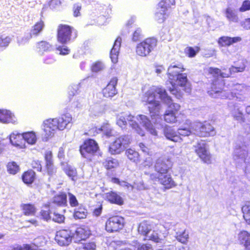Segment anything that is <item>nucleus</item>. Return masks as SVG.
<instances>
[{"label": "nucleus", "mask_w": 250, "mask_h": 250, "mask_svg": "<svg viewBox=\"0 0 250 250\" xmlns=\"http://www.w3.org/2000/svg\"><path fill=\"white\" fill-rule=\"evenodd\" d=\"M173 163L170 158H159L155 162L154 169L155 173L150 175V179L153 182H158L162 185L164 190L169 189L176 186L169 171Z\"/></svg>", "instance_id": "nucleus-1"}, {"label": "nucleus", "mask_w": 250, "mask_h": 250, "mask_svg": "<svg viewBox=\"0 0 250 250\" xmlns=\"http://www.w3.org/2000/svg\"><path fill=\"white\" fill-rule=\"evenodd\" d=\"M157 96L162 100L172 101L171 98L167 95L166 90L161 86H152L144 94L143 100L146 104H149L148 110L151 113V117L157 115L159 112L160 103L156 100Z\"/></svg>", "instance_id": "nucleus-2"}, {"label": "nucleus", "mask_w": 250, "mask_h": 250, "mask_svg": "<svg viewBox=\"0 0 250 250\" xmlns=\"http://www.w3.org/2000/svg\"><path fill=\"white\" fill-rule=\"evenodd\" d=\"M78 36V31L72 26L61 23L57 29V40L62 44H66L75 40Z\"/></svg>", "instance_id": "nucleus-3"}, {"label": "nucleus", "mask_w": 250, "mask_h": 250, "mask_svg": "<svg viewBox=\"0 0 250 250\" xmlns=\"http://www.w3.org/2000/svg\"><path fill=\"white\" fill-rule=\"evenodd\" d=\"M157 40L154 38H147L138 43L135 52L138 56L145 57L148 56L157 45Z\"/></svg>", "instance_id": "nucleus-4"}, {"label": "nucleus", "mask_w": 250, "mask_h": 250, "mask_svg": "<svg viewBox=\"0 0 250 250\" xmlns=\"http://www.w3.org/2000/svg\"><path fill=\"white\" fill-rule=\"evenodd\" d=\"M175 5V0H161L158 3L157 9L159 10L155 13V20L158 23L164 22L168 18V11L172 6Z\"/></svg>", "instance_id": "nucleus-5"}, {"label": "nucleus", "mask_w": 250, "mask_h": 250, "mask_svg": "<svg viewBox=\"0 0 250 250\" xmlns=\"http://www.w3.org/2000/svg\"><path fill=\"white\" fill-rule=\"evenodd\" d=\"M99 150L100 147L98 143L95 140L90 138L84 140L79 147L81 155L85 158L94 156Z\"/></svg>", "instance_id": "nucleus-6"}, {"label": "nucleus", "mask_w": 250, "mask_h": 250, "mask_svg": "<svg viewBox=\"0 0 250 250\" xmlns=\"http://www.w3.org/2000/svg\"><path fill=\"white\" fill-rule=\"evenodd\" d=\"M124 218L119 215H112L106 220L105 223V229L109 233L120 231L124 228Z\"/></svg>", "instance_id": "nucleus-7"}, {"label": "nucleus", "mask_w": 250, "mask_h": 250, "mask_svg": "<svg viewBox=\"0 0 250 250\" xmlns=\"http://www.w3.org/2000/svg\"><path fill=\"white\" fill-rule=\"evenodd\" d=\"M195 134L200 137H209L216 134L215 128L212 125L207 121L198 122L194 129Z\"/></svg>", "instance_id": "nucleus-8"}, {"label": "nucleus", "mask_w": 250, "mask_h": 250, "mask_svg": "<svg viewBox=\"0 0 250 250\" xmlns=\"http://www.w3.org/2000/svg\"><path fill=\"white\" fill-rule=\"evenodd\" d=\"M176 78L178 84H176V83H174V81L172 82L170 81L172 84V87L169 89V91L177 98L180 99L182 97L183 91L179 89V87H184L188 83L187 75L186 73H182V72L176 75Z\"/></svg>", "instance_id": "nucleus-9"}, {"label": "nucleus", "mask_w": 250, "mask_h": 250, "mask_svg": "<svg viewBox=\"0 0 250 250\" xmlns=\"http://www.w3.org/2000/svg\"><path fill=\"white\" fill-rule=\"evenodd\" d=\"M181 106L176 103H171L169 105V109L164 115V120L167 123L172 124L178 121L179 115L184 116L181 113L178 114Z\"/></svg>", "instance_id": "nucleus-10"}, {"label": "nucleus", "mask_w": 250, "mask_h": 250, "mask_svg": "<svg viewBox=\"0 0 250 250\" xmlns=\"http://www.w3.org/2000/svg\"><path fill=\"white\" fill-rule=\"evenodd\" d=\"M73 238V233L68 229H62L57 231L55 240L60 246H68Z\"/></svg>", "instance_id": "nucleus-11"}, {"label": "nucleus", "mask_w": 250, "mask_h": 250, "mask_svg": "<svg viewBox=\"0 0 250 250\" xmlns=\"http://www.w3.org/2000/svg\"><path fill=\"white\" fill-rule=\"evenodd\" d=\"M194 148L195 153L203 163L207 164L212 163V155L207 148L206 144L198 143Z\"/></svg>", "instance_id": "nucleus-12"}, {"label": "nucleus", "mask_w": 250, "mask_h": 250, "mask_svg": "<svg viewBox=\"0 0 250 250\" xmlns=\"http://www.w3.org/2000/svg\"><path fill=\"white\" fill-rule=\"evenodd\" d=\"M186 70L184 64L180 62H175L168 67L167 75L169 81H174L176 75Z\"/></svg>", "instance_id": "nucleus-13"}, {"label": "nucleus", "mask_w": 250, "mask_h": 250, "mask_svg": "<svg viewBox=\"0 0 250 250\" xmlns=\"http://www.w3.org/2000/svg\"><path fill=\"white\" fill-rule=\"evenodd\" d=\"M118 81V79L116 77H114L110 79L106 86L102 90L104 97L106 98H111L117 94L116 86Z\"/></svg>", "instance_id": "nucleus-14"}, {"label": "nucleus", "mask_w": 250, "mask_h": 250, "mask_svg": "<svg viewBox=\"0 0 250 250\" xmlns=\"http://www.w3.org/2000/svg\"><path fill=\"white\" fill-rule=\"evenodd\" d=\"M125 140L122 136L116 138L109 146L108 151L113 155L120 154L124 149Z\"/></svg>", "instance_id": "nucleus-15"}, {"label": "nucleus", "mask_w": 250, "mask_h": 250, "mask_svg": "<svg viewBox=\"0 0 250 250\" xmlns=\"http://www.w3.org/2000/svg\"><path fill=\"white\" fill-rule=\"evenodd\" d=\"M91 231L89 228L85 225L78 227L74 233L73 237L78 241H84L91 235Z\"/></svg>", "instance_id": "nucleus-16"}, {"label": "nucleus", "mask_w": 250, "mask_h": 250, "mask_svg": "<svg viewBox=\"0 0 250 250\" xmlns=\"http://www.w3.org/2000/svg\"><path fill=\"white\" fill-rule=\"evenodd\" d=\"M44 158L45 161V169L48 175H51L56 172L52 152L50 151L45 152Z\"/></svg>", "instance_id": "nucleus-17"}, {"label": "nucleus", "mask_w": 250, "mask_h": 250, "mask_svg": "<svg viewBox=\"0 0 250 250\" xmlns=\"http://www.w3.org/2000/svg\"><path fill=\"white\" fill-rule=\"evenodd\" d=\"M72 117L70 114L65 113L62 114L59 117L56 118L58 129L63 130L67 127V126L71 123Z\"/></svg>", "instance_id": "nucleus-18"}, {"label": "nucleus", "mask_w": 250, "mask_h": 250, "mask_svg": "<svg viewBox=\"0 0 250 250\" xmlns=\"http://www.w3.org/2000/svg\"><path fill=\"white\" fill-rule=\"evenodd\" d=\"M122 42V38L118 37L115 40L114 44L110 51V57L113 63H116L118 62L119 51Z\"/></svg>", "instance_id": "nucleus-19"}, {"label": "nucleus", "mask_w": 250, "mask_h": 250, "mask_svg": "<svg viewBox=\"0 0 250 250\" xmlns=\"http://www.w3.org/2000/svg\"><path fill=\"white\" fill-rule=\"evenodd\" d=\"M57 125L56 118L47 119L43 123V130L47 135H51L55 130L58 129Z\"/></svg>", "instance_id": "nucleus-20"}, {"label": "nucleus", "mask_w": 250, "mask_h": 250, "mask_svg": "<svg viewBox=\"0 0 250 250\" xmlns=\"http://www.w3.org/2000/svg\"><path fill=\"white\" fill-rule=\"evenodd\" d=\"M105 199L111 204L122 206L124 203L123 198L116 191H110L105 193Z\"/></svg>", "instance_id": "nucleus-21"}, {"label": "nucleus", "mask_w": 250, "mask_h": 250, "mask_svg": "<svg viewBox=\"0 0 250 250\" xmlns=\"http://www.w3.org/2000/svg\"><path fill=\"white\" fill-rule=\"evenodd\" d=\"M138 121H140V124H142L146 129H147L152 135H157V132L155 128L153 126L151 121L148 118L143 114L138 115L137 117Z\"/></svg>", "instance_id": "nucleus-22"}, {"label": "nucleus", "mask_w": 250, "mask_h": 250, "mask_svg": "<svg viewBox=\"0 0 250 250\" xmlns=\"http://www.w3.org/2000/svg\"><path fill=\"white\" fill-rule=\"evenodd\" d=\"M241 40L242 38L240 37H230L223 36L218 38L217 43L220 47H226L239 42Z\"/></svg>", "instance_id": "nucleus-23"}, {"label": "nucleus", "mask_w": 250, "mask_h": 250, "mask_svg": "<svg viewBox=\"0 0 250 250\" xmlns=\"http://www.w3.org/2000/svg\"><path fill=\"white\" fill-rule=\"evenodd\" d=\"M165 136L168 140L174 142H180L182 139L178 132L170 126H166L164 129Z\"/></svg>", "instance_id": "nucleus-24"}, {"label": "nucleus", "mask_w": 250, "mask_h": 250, "mask_svg": "<svg viewBox=\"0 0 250 250\" xmlns=\"http://www.w3.org/2000/svg\"><path fill=\"white\" fill-rule=\"evenodd\" d=\"M21 179L24 184L31 185L36 179V173L31 169H28L22 173Z\"/></svg>", "instance_id": "nucleus-25"}, {"label": "nucleus", "mask_w": 250, "mask_h": 250, "mask_svg": "<svg viewBox=\"0 0 250 250\" xmlns=\"http://www.w3.org/2000/svg\"><path fill=\"white\" fill-rule=\"evenodd\" d=\"M52 203L57 206L66 207L67 205L66 193L60 192L55 194L52 198Z\"/></svg>", "instance_id": "nucleus-26"}, {"label": "nucleus", "mask_w": 250, "mask_h": 250, "mask_svg": "<svg viewBox=\"0 0 250 250\" xmlns=\"http://www.w3.org/2000/svg\"><path fill=\"white\" fill-rule=\"evenodd\" d=\"M208 74L216 80L218 79L219 77H230V73L229 72L227 73V71L223 70V69L221 70L217 67H210L208 68Z\"/></svg>", "instance_id": "nucleus-27"}, {"label": "nucleus", "mask_w": 250, "mask_h": 250, "mask_svg": "<svg viewBox=\"0 0 250 250\" xmlns=\"http://www.w3.org/2000/svg\"><path fill=\"white\" fill-rule=\"evenodd\" d=\"M21 208L23 214L27 216H35L37 210L35 204L32 203L21 204Z\"/></svg>", "instance_id": "nucleus-28"}, {"label": "nucleus", "mask_w": 250, "mask_h": 250, "mask_svg": "<svg viewBox=\"0 0 250 250\" xmlns=\"http://www.w3.org/2000/svg\"><path fill=\"white\" fill-rule=\"evenodd\" d=\"M87 213L86 207L81 204L78 208L74 209L73 216L75 219H83L86 218Z\"/></svg>", "instance_id": "nucleus-29"}, {"label": "nucleus", "mask_w": 250, "mask_h": 250, "mask_svg": "<svg viewBox=\"0 0 250 250\" xmlns=\"http://www.w3.org/2000/svg\"><path fill=\"white\" fill-rule=\"evenodd\" d=\"M44 26V23L43 21L40 20V21L35 23V24L32 26L30 33V38H32L33 37H37L42 31Z\"/></svg>", "instance_id": "nucleus-30"}, {"label": "nucleus", "mask_w": 250, "mask_h": 250, "mask_svg": "<svg viewBox=\"0 0 250 250\" xmlns=\"http://www.w3.org/2000/svg\"><path fill=\"white\" fill-rule=\"evenodd\" d=\"M225 17L229 22L236 23L239 21V17L234 10L228 7L225 10Z\"/></svg>", "instance_id": "nucleus-31"}, {"label": "nucleus", "mask_w": 250, "mask_h": 250, "mask_svg": "<svg viewBox=\"0 0 250 250\" xmlns=\"http://www.w3.org/2000/svg\"><path fill=\"white\" fill-rule=\"evenodd\" d=\"M13 115L12 113L6 109H0V122L8 124L12 122Z\"/></svg>", "instance_id": "nucleus-32"}, {"label": "nucleus", "mask_w": 250, "mask_h": 250, "mask_svg": "<svg viewBox=\"0 0 250 250\" xmlns=\"http://www.w3.org/2000/svg\"><path fill=\"white\" fill-rule=\"evenodd\" d=\"M10 142L15 146H21L24 145V138L23 133H13L10 136Z\"/></svg>", "instance_id": "nucleus-33"}, {"label": "nucleus", "mask_w": 250, "mask_h": 250, "mask_svg": "<svg viewBox=\"0 0 250 250\" xmlns=\"http://www.w3.org/2000/svg\"><path fill=\"white\" fill-rule=\"evenodd\" d=\"M125 155L132 162L137 163L141 160L139 153L131 148L127 149L125 151Z\"/></svg>", "instance_id": "nucleus-34"}, {"label": "nucleus", "mask_w": 250, "mask_h": 250, "mask_svg": "<svg viewBox=\"0 0 250 250\" xmlns=\"http://www.w3.org/2000/svg\"><path fill=\"white\" fill-rule=\"evenodd\" d=\"M103 165L107 170L113 171L118 167L119 164L117 160L110 158L105 159L103 163Z\"/></svg>", "instance_id": "nucleus-35"}, {"label": "nucleus", "mask_w": 250, "mask_h": 250, "mask_svg": "<svg viewBox=\"0 0 250 250\" xmlns=\"http://www.w3.org/2000/svg\"><path fill=\"white\" fill-rule=\"evenodd\" d=\"M150 230V225L146 221L141 222L138 225V233L141 235L144 236L145 237L147 236V235Z\"/></svg>", "instance_id": "nucleus-36"}, {"label": "nucleus", "mask_w": 250, "mask_h": 250, "mask_svg": "<svg viewBox=\"0 0 250 250\" xmlns=\"http://www.w3.org/2000/svg\"><path fill=\"white\" fill-rule=\"evenodd\" d=\"M246 68V62L242 61L241 63L237 66H231L228 69L224 68L223 70L227 71V73L229 72L230 73V77L232 74L243 72Z\"/></svg>", "instance_id": "nucleus-37"}, {"label": "nucleus", "mask_w": 250, "mask_h": 250, "mask_svg": "<svg viewBox=\"0 0 250 250\" xmlns=\"http://www.w3.org/2000/svg\"><path fill=\"white\" fill-rule=\"evenodd\" d=\"M242 211L244 220L248 224H250V201L243 206Z\"/></svg>", "instance_id": "nucleus-38"}, {"label": "nucleus", "mask_w": 250, "mask_h": 250, "mask_svg": "<svg viewBox=\"0 0 250 250\" xmlns=\"http://www.w3.org/2000/svg\"><path fill=\"white\" fill-rule=\"evenodd\" d=\"M7 170L11 174L15 175L20 171V167L14 161L9 162L6 165Z\"/></svg>", "instance_id": "nucleus-39"}, {"label": "nucleus", "mask_w": 250, "mask_h": 250, "mask_svg": "<svg viewBox=\"0 0 250 250\" xmlns=\"http://www.w3.org/2000/svg\"><path fill=\"white\" fill-rule=\"evenodd\" d=\"M200 48L198 46H195L194 47L191 46H187L184 49V53L187 57L189 58L194 57L197 53L199 52Z\"/></svg>", "instance_id": "nucleus-40"}, {"label": "nucleus", "mask_w": 250, "mask_h": 250, "mask_svg": "<svg viewBox=\"0 0 250 250\" xmlns=\"http://www.w3.org/2000/svg\"><path fill=\"white\" fill-rule=\"evenodd\" d=\"M36 46L39 51L42 52L49 51L52 48V45L48 42L44 41L38 42Z\"/></svg>", "instance_id": "nucleus-41"}, {"label": "nucleus", "mask_w": 250, "mask_h": 250, "mask_svg": "<svg viewBox=\"0 0 250 250\" xmlns=\"http://www.w3.org/2000/svg\"><path fill=\"white\" fill-rule=\"evenodd\" d=\"M24 142H26L29 144H34L36 143L37 138L34 132H27L23 133Z\"/></svg>", "instance_id": "nucleus-42"}, {"label": "nucleus", "mask_w": 250, "mask_h": 250, "mask_svg": "<svg viewBox=\"0 0 250 250\" xmlns=\"http://www.w3.org/2000/svg\"><path fill=\"white\" fill-rule=\"evenodd\" d=\"M238 240L241 244L250 242V233L245 230L240 231L238 234Z\"/></svg>", "instance_id": "nucleus-43"}, {"label": "nucleus", "mask_w": 250, "mask_h": 250, "mask_svg": "<svg viewBox=\"0 0 250 250\" xmlns=\"http://www.w3.org/2000/svg\"><path fill=\"white\" fill-rule=\"evenodd\" d=\"M65 174L73 181H76L77 178V172L76 168L71 167H66L64 170Z\"/></svg>", "instance_id": "nucleus-44"}, {"label": "nucleus", "mask_w": 250, "mask_h": 250, "mask_svg": "<svg viewBox=\"0 0 250 250\" xmlns=\"http://www.w3.org/2000/svg\"><path fill=\"white\" fill-rule=\"evenodd\" d=\"M176 239L183 244H186L188 239V234L185 230L182 232L177 233Z\"/></svg>", "instance_id": "nucleus-45"}, {"label": "nucleus", "mask_w": 250, "mask_h": 250, "mask_svg": "<svg viewBox=\"0 0 250 250\" xmlns=\"http://www.w3.org/2000/svg\"><path fill=\"white\" fill-rule=\"evenodd\" d=\"M130 125L134 131L141 136H144L145 135L144 130L141 127L138 123L135 121H131Z\"/></svg>", "instance_id": "nucleus-46"}, {"label": "nucleus", "mask_w": 250, "mask_h": 250, "mask_svg": "<svg viewBox=\"0 0 250 250\" xmlns=\"http://www.w3.org/2000/svg\"><path fill=\"white\" fill-rule=\"evenodd\" d=\"M96 245L94 242H84L79 247L80 250H95Z\"/></svg>", "instance_id": "nucleus-47"}, {"label": "nucleus", "mask_w": 250, "mask_h": 250, "mask_svg": "<svg viewBox=\"0 0 250 250\" xmlns=\"http://www.w3.org/2000/svg\"><path fill=\"white\" fill-rule=\"evenodd\" d=\"M65 217L63 214L54 211L53 214L52 220L56 223L62 224L64 223Z\"/></svg>", "instance_id": "nucleus-48"}, {"label": "nucleus", "mask_w": 250, "mask_h": 250, "mask_svg": "<svg viewBox=\"0 0 250 250\" xmlns=\"http://www.w3.org/2000/svg\"><path fill=\"white\" fill-rule=\"evenodd\" d=\"M192 127L191 126V124L189 123L188 127H182L178 129V133L180 135V136H189L191 133Z\"/></svg>", "instance_id": "nucleus-49"}, {"label": "nucleus", "mask_w": 250, "mask_h": 250, "mask_svg": "<svg viewBox=\"0 0 250 250\" xmlns=\"http://www.w3.org/2000/svg\"><path fill=\"white\" fill-rule=\"evenodd\" d=\"M78 90L77 86H71L68 87V97L70 101L78 94Z\"/></svg>", "instance_id": "nucleus-50"}, {"label": "nucleus", "mask_w": 250, "mask_h": 250, "mask_svg": "<svg viewBox=\"0 0 250 250\" xmlns=\"http://www.w3.org/2000/svg\"><path fill=\"white\" fill-rule=\"evenodd\" d=\"M233 91V94L237 98H240L241 97H239V96H243L245 94V88L240 84L237 85Z\"/></svg>", "instance_id": "nucleus-51"}, {"label": "nucleus", "mask_w": 250, "mask_h": 250, "mask_svg": "<svg viewBox=\"0 0 250 250\" xmlns=\"http://www.w3.org/2000/svg\"><path fill=\"white\" fill-rule=\"evenodd\" d=\"M69 198V203L70 207H76L79 205V202L76 197L71 193H68Z\"/></svg>", "instance_id": "nucleus-52"}, {"label": "nucleus", "mask_w": 250, "mask_h": 250, "mask_svg": "<svg viewBox=\"0 0 250 250\" xmlns=\"http://www.w3.org/2000/svg\"><path fill=\"white\" fill-rule=\"evenodd\" d=\"M102 131H103V129L102 128L93 126L90 128L87 132L85 133V134L90 136H95L97 134H99Z\"/></svg>", "instance_id": "nucleus-53"}, {"label": "nucleus", "mask_w": 250, "mask_h": 250, "mask_svg": "<svg viewBox=\"0 0 250 250\" xmlns=\"http://www.w3.org/2000/svg\"><path fill=\"white\" fill-rule=\"evenodd\" d=\"M11 42V38L8 36H0V47H7Z\"/></svg>", "instance_id": "nucleus-54"}, {"label": "nucleus", "mask_w": 250, "mask_h": 250, "mask_svg": "<svg viewBox=\"0 0 250 250\" xmlns=\"http://www.w3.org/2000/svg\"><path fill=\"white\" fill-rule=\"evenodd\" d=\"M11 250H36L30 244H25L22 246L17 245L12 247Z\"/></svg>", "instance_id": "nucleus-55"}, {"label": "nucleus", "mask_w": 250, "mask_h": 250, "mask_svg": "<svg viewBox=\"0 0 250 250\" xmlns=\"http://www.w3.org/2000/svg\"><path fill=\"white\" fill-rule=\"evenodd\" d=\"M143 35L142 33V31L140 28L136 29L132 34V40L134 42H136L142 38Z\"/></svg>", "instance_id": "nucleus-56"}, {"label": "nucleus", "mask_w": 250, "mask_h": 250, "mask_svg": "<svg viewBox=\"0 0 250 250\" xmlns=\"http://www.w3.org/2000/svg\"><path fill=\"white\" fill-rule=\"evenodd\" d=\"M250 10V0H245L243 1L241 6L239 8L241 12H244Z\"/></svg>", "instance_id": "nucleus-57"}, {"label": "nucleus", "mask_w": 250, "mask_h": 250, "mask_svg": "<svg viewBox=\"0 0 250 250\" xmlns=\"http://www.w3.org/2000/svg\"><path fill=\"white\" fill-rule=\"evenodd\" d=\"M103 205L102 202L97 203L96 207L93 209L92 214L94 216L98 217L100 216L102 212Z\"/></svg>", "instance_id": "nucleus-58"}, {"label": "nucleus", "mask_w": 250, "mask_h": 250, "mask_svg": "<svg viewBox=\"0 0 250 250\" xmlns=\"http://www.w3.org/2000/svg\"><path fill=\"white\" fill-rule=\"evenodd\" d=\"M104 68V64L100 62H96L93 63L91 70L94 72H98L102 70Z\"/></svg>", "instance_id": "nucleus-59"}, {"label": "nucleus", "mask_w": 250, "mask_h": 250, "mask_svg": "<svg viewBox=\"0 0 250 250\" xmlns=\"http://www.w3.org/2000/svg\"><path fill=\"white\" fill-rule=\"evenodd\" d=\"M56 49L59 51V54L61 55H66L70 53V49L66 46H59Z\"/></svg>", "instance_id": "nucleus-60"}, {"label": "nucleus", "mask_w": 250, "mask_h": 250, "mask_svg": "<svg viewBox=\"0 0 250 250\" xmlns=\"http://www.w3.org/2000/svg\"><path fill=\"white\" fill-rule=\"evenodd\" d=\"M31 167L33 169H36L38 171H42V166L41 162L39 160H33L31 163Z\"/></svg>", "instance_id": "nucleus-61"}, {"label": "nucleus", "mask_w": 250, "mask_h": 250, "mask_svg": "<svg viewBox=\"0 0 250 250\" xmlns=\"http://www.w3.org/2000/svg\"><path fill=\"white\" fill-rule=\"evenodd\" d=\"M40 214L42 218L46 221L50 219V211L49 210H42Z\"/></svg>", "instance_id": "nucleus-62"}, {"label": "nucleus", "mask_w": 250, "mask_h": 250, "mask_svg": "<svg viewBox=\"0 0 250 250\" xmlns=\"http://www.w3.org/2000/svg\"><path fill=\"white\" fill-rule=\"evenodd\" d=\"M147 237H146L144 238V240H151L155 243H159L161 241V239L159 238V236L157 234H152L148 238H146Z\"/></svg>", "instance_id": "nucleus-63"}, {"label": "nucleus", "mask_w": 250, "mask_h": 250, "mask_svg": "<svg viewBox=\"0 0 250 250\" xmlns=\"http://www.w3.org/2000/svg\"><path fill=\"white\" fill-rule=\"evenodd\" d=\"M242 26L246 30H250V18L244 20L241 23Z\"/></svg>", "instance_id": "nucleus-64"}]
</instances>
